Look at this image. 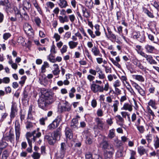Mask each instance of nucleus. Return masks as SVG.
I'll list each match as a JSON object with an SVG mask.
<instances>
[{"label":"nucleus","mask_w":159,"mask_h":159,"mask_svg":"<svg viewBox=\"0 0 159 159\" xmlns=\"http://www.w3.org/2000/svg\"><path fill=\"white\" fill-rule=\"evenodd\" d=\"M43 97H40L39 99L38 102L39 107L44 110L46 109V107L52 102L50 100L46 99Z\"/></svg>","instance_id":"1"},{"label":"nucleus","mask_w":159,"mask_h":159,"mask_svg":"<svg viewBox=\"0 0 159 159\" xmlns=\"http://www.w3.org/2000/svg\"><path fill=\"white\" fill-rule=\"evenodd\" d=\"M23 29L25 33L30 37L34 34V30L31 26L28 23H25L23 25Z\"/></svg>","instance_id":"2"},{"label":"nucleus","mask_w":159,"mask_h":159,"mask_svg":"<svg viewBox=\"0 0 159 159\" xmlns=\"http://www.w3.org/2000/svg\"><path fill=\"white\" fill-rule=\"evenodd\" d=\"M60 121V118H57L51 124L48 126V129L53 130L56 128L59 125Z\"/></svg>","instance_id":"3"},{"label":"nucleus","mask_w":159,"mask_h":159,"mask_svg":"<svg viewBox=\"0 0 159 159\" xmlns=\"http://www.w3.org/2000/svg\"><path fill=\"white\" fill-rule=\"evenodd\" d=\"M133 37L136 39L140 42H142L145 39V36L143 31L139 32L136 33V34L134 35Z\"/></svg>","instance_id":"4"},{"label":"nucleus","mask_w":159,"mask_h":159,"mask_svg":"<svg viewBox=\"0 0 159 159\" xmlns=\"http://www.w3.org/2000/svg\"><path fill=\"white\" fill-rule=\"evenodd\" d=\"M91 90L94 93H97L98 92L101 93V85L96 84H92L90 86Z\"/></svg>","instance_id":"5"},{"label":"nucleus","mask_w":159,"mask_h":159,"mask_svg":"<svg viewBox=\"0 0 159 159\" xmlns=\"http://www.w3.org/2000/svg\"><path fill=\"white\" fill-rule=\"evenodd\" d=\"M22 6L23 7V10H26L27 11H29L31 6L30 1H27L26 0H23V1Z\"/></svg>","instance_id":"6"},{"label":"nucleus","mask_w":159,"mask_h":159,"mask_svg":"<svg viewBox=\"0 0 159 159\" xmlns=\"http://www.w3.org/2000/svg\"><path fill=\"white\" fill-rule=\"evenodd\" d=\"M51 135H46L44 136V139L46 140H47L48 143L50 145H53L56 142V140L52 136V134H50Z\"/></svg>","instance_id":"7"},{"label":"nucleus","mask_w":159,"mask_h":159,"mask_svg":"<svg viewBox=\"0 0 159 159\" xmlns=\"http://www.w3.org/2000/svg\"><path fill=\"white\" fill-rule=\"evenodd\" d=\"M0 5L5 6L6 9L8 11H9L11 9V5L9 2V0L0 1Z\"/></svg>","instance_id":"8"},{"label":"nucleus","mask_w":159,"mask_h":159,"mask_svg":"<svg viewBox=\"0 0 159 159\" xmlns=\"http://www.w3.org/2000/svg\"><path fill=\"white\" fill-rule=\"evenodd\" d=\"M96 123L99 129H102L103 128L104 123L102 120V119L99 117H96L95 119Z\"/></svg>","instance_id":"9"},{"label":"nucleus","mask_w":159,"mask_h":159,"mask_svg":"<svg viewBox=\"0 0 159 159\" xmlns=\"http://www.w3.org/2000/svg\"><path fill=\"white\" fill-rule=\"evenodd\" d=\"M39 128H38L36 130L33 131V137L32 139L34 142L36 141L37 138H39L41 136V133L39 131Z\"/></svg>","instance_id":"10"},{"label":"nucleus","mask_w":159,"mask_h":159,"mask_svg":"<svg viewBox=\"0 0 159 159\" xmlns=\"http://www.w3.org/2000/svg\"><path fill=\"white\" fill-rule=\"evenodd\" d=\"M116 123L120 126L123 125L124 120L123 118L120 115H117L115 117Z\"/></svg>","instance_id":"11"},{"label":"nucleus","mask_w":159,"mask_h":159,"mask_svg":"<svg viewBox=\"0 0 159 159\" xmlns=\"http://www.w3.org/2000/svg\"><path fill=\"white\" fill-rule=\"evenodd\" d=\"M61 136V129L59 128L54 131V138L56 140H60Z\"/></svg>","instance_id":"12"},{"label":"nucleus","mask_w":159,"mask_h":159,"mask_svg":"<svg viewBox=\"0 0 159 159\" xmlns=\"http://www.w3.org/2000/svg\"><path fill=\"white\" fill-rule=\"evenodd\" d=\"M71 105L69 103L66 102L65 103V105L61 107V112L65 111H69L71 110Z\"/></svg>","instance_id":"13"},{"label":"nucleus","mask_w":159,"mask_h":159,"mask_svg":"<svg viewBox=\"0 0 159 159\" xmlns=\"http://www.w3.org/2000/svg\"><path fill=\"white\" fill-rule=\"evenodd\" d=\"M91 51L93 55L95 56L101 55L99 49L97 47L95 46L93 47L91 49Z\"/></svg>","instance_id":"14"},{"label":"nucleus","mask_w":159,"mask_h":159,"mask_svg":"<svg viewBox=\"0 0 159 159\" xmlns=\"http://www.w3.org/2000/svg\"><path fill=\"white\" fill-rule=\"evenodd\" d=\"M65 134L67 138L70 139L73 138V134L71 130L68 127L65 129Z\"/></svg>","instance_id":"15"},{"label":"nucleus","mask_w":159,"mask_h":159,"mask_svg":"<svg viewBox=\"0 0 159 159\" xmlns=\"http://www.w3.org/2000/svg\"><path fill=\"white\" fill-rule=\"evenodd\" d=\"M110 60L115 66L119 68H120L121 66L118 63V62L120 61V59L119 56H118L116 58V60H115L112 58H110Z\"/></svg>","instance_id":"16"},{"label":"nucleus","mask_w":159,"mask_h":159,"mask_svg":"<svg viewBox=\"0 0 159 159\" xmlns=\"http://www.w3.org/2000/svg\"><path fill=\"white\" fill-rule=\"evenodd\" d=\"M53 95L54 93L51 92H47L44 94L42 95L41 97L49 100Z\"/></svg>","instance_id":"17"},{"label":"nucleus","mask_w":159,"mask_h":159,"mask_svg":"<svg viewBox=\"0 0 159 159\" xmlns=\"http://www.w3.org/2000/svg\"><path fill=\"white\" fill-rule=\"evenodd\" d=\"M133 64L139 68L143 70L144 69V67L142 64L141 63L140 61L137 59H134L133 60Z\"/></svg>","instance_id":"18"},{"label":"nucleus","mask_w":159,"mask_h":159,"mask_svg":"<svg viewBox=\"0 0 159 159\" xmlns=\"http://www.w3.org/2000/svg\"><path fill=\"white\" fill-rule=\"evenodd\" d=\"M78 120L77 118L73 119L71 123L70 126L72 129H73L74 128L77 129V125H78Z\"/></svg>","instance_id":"19"},{"label":"nucleus","mask_w":159,"mask_h":159,"mask_svg":"<svg viewBox=\"0 0 159 159\" xmlns=\"http://www.w3.org/2000/svg\"><path fill=\"white\" fill-rule=\"evenodd\" d=\"M146 60L150 64H157V62L153 59L152 57L150 55H148L146 58Z\"/></svg>","instance_id":"20"},{"label":"nucleus","mask_w":159,"mask_h":159,"mask_svg":"<svg viewBox=\"0 0 159 159\" xmlns=\"http://www.w3.org/2000/svg\"><path fill=\"white\" fill-rule=\"evenodd\" d=\"M114 150L106 151L104 154V156L105 158H111L114 152Z\"/></svg>","instance_id":"21"},{"label":"nucleus","mask_w":159,"mask_h":159,"mask_svg":"<svg viewBox=\"0 0 159 159\" xmlns=\"http://www.w3.org/2000/svg\"><path fill=\"white\" fill-rule=\"evenodd\" d=\"M54 67V70L52 71V72L54 75H58L60 72V70L59 68V66L57 64H54L53 65Z\"/></svg>","instance_id":"22"},{"label":"nucleus","mask_w":159,"mask_h":159,"mask_svg":"<svg viewBox=\"0 0 159 159\" xmlns=\"http://www.w3.org/2000/svg\"><path fill=\"white\" fill-rule=\"evenodd\" d=\"M58 4L61 8H66L68 6L67 2L66 0H59Z\"/></svg>","instance_id":"23"},{"label":"nucleus","mask_w":159,"mask_h":159,"mask_svg":"<svg viewBox=\"0 0 159 159\" xmlns=\"http://www.w3.org/2000/svg\"><path fill=\"white\" fill-rule=\"evenodd\" d=\"M121 109L128 110L129 111H131L133 108L131 105L128 103H125L124 104L123 107L121 108Z\"/></svg>","instance_id":"24"},{"label":"nucleus","mask_w":159,"mask_h":159,"mask_svg":"<svg viewBox=\"0 0 159 159\" xmlns=\"http://www.w3.org/2000/svg\"><path fill=\"white\" fill-rule=\"evenodd\" d=\"M66 152L61 150L57 153V159H62L64 157Z\"/></svg>","instance_id":"25"},{"label":"nucleus","mask_w":159,"mask_h":159,"mask_svg":"<svg viewBox=\"0 0 159 159\" xmlns=\"http://www.w3.org/2000/svg\"><path fill=\"white\" fill-rule=\"evenodd\" d=\"M119 104L118 101L116 100L114 101L113 105L111 107L113 108V111L114 112H116L118 111Z\"/></svg>","instance_id":"26"},{"label":"nucleus","mask_w":159,"mask_h":159,"mask_svg":"<svg viewBox=\"0 0 159 159\" xmlns=\"http://www.w3.org/2000/svg\"><path fill=\"white\" fill-rule=\"evenodd\" d=\"M109 88V84L108 82H107L104 84V87L103 86L101 85V93L103 92L104 91L105 92L107 91Z\"/></svg>","instance_id":"27"},{"label":"nucleus","mask_w":159,"mask_h":159,"mask_svg":"<svg viewBox=\"0 0 159 159\" xmlns=\"http://www.w3.org/2000/svg\"><path fill=\"white\" fill-rule=\"evenodd\" d=\"M145 48L146 50V52L148 53H152L154 49V47L148 44L146 45Z\"/></svg>","instance_id":"28"},{"label":"nucleus","mask_w":159,"mask_h":159,"mask_svg":"<svg viewBox=\"0 0 159 159\" xmlns=\"http://www.w3.org/2000/svg\"><path fill=\"white\" fill-rule=\"evenodd\" d=\"M82 8L83 16L86 18L89 17L90 16V13L87 9L83 6Z\"/></svg>","instance_id":"29"},{"label":"nucleus","mask_w":159,"mask_h":159,"mask_svg":"<svg viewBox=\"0 0 159 159\" xmlns=\"http://www.w3.org/2000/svg\"><path fill=\"white\" fill-rule=\"evenodd\" d=\"M78 42L71 41L68 42V45L70 49H73L76 48L78 45Z\"/></svg>","instance_id":"30"},{"label":"nucleus","mask_w":159,"mask_h":159,"mask_svg":"<svg viewBox=\"0 0 159 159\" xmlns=\"http://www.w3.org/2000/svg\"><path fill=\"white\" fill-rule=\"evenodd\" d=\"M134 78L136 80L141 82H144V78L142 75H134Z\"/></svg>","instance_id":"31"},{"label":"nucleus","mask_w":159,"mask_h":159,"mask_svg":"<svg viewBox=\"0 0 159 159\" xmlns=\"http://www.w3.org/2000/svg\"><path fill=\"white\" fill-rule=\"evenodd\" d=\"M5 138L6 140L9 141L11 142L12 143L14 141V135L13 134L10 133L9 134V135L5 137Z\"/></svg>","instance_id":"32"},{"label":"nucleus","mask_w":159,"mask_h":159,"mask_svg":"<svg viewBox=\"0 0 159 159\" xmlns=\"http://www.w3.org/2000/svg\"><path fill=\"white\" fill-rule=\"evenodd\" d=\"M97 72H99L98 74V77L99 79L103 80L105 79L106 77L104 73H103L102 70L100 68H98V70H97Z\"/></svg>","instance_id":"33"},{"label":"nucleus","mask_w":159,"mask_h":159,"mask_svg":"<svg viewBox=\"0 0 159 159\" xmlns=\"http://www.w3.org/2000/svg\"><path fill=\"white\" fill-rule=\"evenodd\" d=\"M149 106H151L153 109H156L157 108L156 106L157 103L155 100L152 99H151L148 103Z\"/></svg>","instance_id":"34"},{"label":"nucleus","mask_w":159,"mask_h":159,"mask_svg":"<svg viewBox=\"0 0 159 159\" xmlns=\"http://www.w3.org/2000/svg\"><path fill=\"white\" fill-rule=\"evenodd\" d=\"M144 12L146 13L149 17L153 18L154 17V16L153 14L148 11L146 8H144L143 10Z\"/></svg>","instance_id":"35"},{"label":"nucleus","mask_w":159,"mask_h":159,"mask_svg":"<svg viewBox=\"0 0 159 159\" xmlns=\"http://www.w3.org/2000/svg\"><path fill=\"white\" fill-rule=\"evenodd\" d=\"M138 148V153L141 156L144 154L145 152V149L143 146H140Z\"/></svg>","instance_id":"36"},{"label":"nucleus","mask_w":159,"mask_h":159,"mask_svg":"<svg viewBox=\"0 0 159 159\" xmlns=\"http://www.w3.org/2000/svg\"><path fill=\"white\" fill-rule=\"evenodd\" d=\"M115 130L114 129H112L109 131L108 135V137L109 138L111 139L115 137Z\"/></svg>","instance_id":"37"},{"label":"nucleus","mask_w":159,"mask_h":159,"mask_svg":"<svg viewBox=\"0 0 159 159\" xmlns=\"http://www.w3.org/2000/svg\"><path fill=\"white\" fill-rule=\"evenodd\" d=\"M49 67V65L48 63L47 62H44V64L41 67L42 72H44L46 71V68Z\"/></svg>","instance_id":"38"},{"label":"nucleus","mask_w":159,"mask_h":159,"mask_svg":"<svg viewBox=\"0 0 159 159\" xmlns=\"http://www.w3.org/2000/svg\"><path fill=\"white\" fill-rule=\"evenodd\" d=\"M156 140L154 141V145L155 149H157L159 148V138L156 136Z\"/></svg>","instance_id":"39"},{"label":"nucleus","mask_w":159,"mask_h":159,"mask_svg":"<svg viewBox=\"0 0 159 159\" xmlns=\"http://www.w3.org/2000/svg\"><path fill=\"white\" fill-rule=\"evenodd\" d=\"M145 137L148 144H149L151 142L152 139V134H149L146 136Z\"/></svg>","instance_id":"40"},{"label":"nucleus","mask_w":159,"mask_h":159,"mask_svg":"<svg viewBox=\"0 0 159 159\" xmlns=\"http://www.w3.org/2000/svg\"><path fill=\"white\" fill-rule=\"evenodd\" d=\"M33 5L34 7L36 8L38 11L39 12L40 14L42 13V11L40 8L39 6L38 3H37L36 1L35 0L33 2Z\"/></svg>","instance_id":"41"},{"label":"nucleus","mask_w":159,"mask_h":159,"mask_svg":"<svg viewBox=\"0 0 159 159\" xmlns=\"http://www.w3.org/2000/svg\"><path fill=\"white\" fill-rule=\"evenodd\" d=\"M15 130H20V125L19 120H16L15 122Z\"/></svg>","instance_id":"42"},{"label":"nucleus","mask_w":159,"mask_h":159,"mask_svg":"<svg viewBox=\"0 0 159 159\" xmlns=\"http://www.w3.org/2000/svg\"><path fill=\"white\" fill-rule=\"evenodd\" d=\"M143 119L142 118H139L137 119L136 122L135 123V125L136 126H138L142 125L143 124Z\"/></svg>","instance_id":"43"},{"label":"nucleus","mask_w":159,"mask_h":159,"mask_svg":"<svg viewBox=\"0 0 159 159\" xmlns=\"http://www.w3.org/2000/svg\"><path fill=\"white\" fill-rule=\"evenodd\" d=\"M86 159H94V155L90 152H87L85 155Z\"/></svg>","instance_id":"44"},{"label":"nucleus","mask_w":159,"mask_h":159,"mask_svg":"<svg viewBox=\"0 0 159 159\" xmlns=\"http://www.w3.org/2000/svg\"><path fill=\"white\" fill-rule=\"evenodd\" d=\"M76 92V90L74 87H73L70 90V91L69 93V96L70 98H73L75 95L74 93Z\"/></svg>","instance_id":"45"},{"label":"nucleus","mask_w":159,"mask_h":159,"mask_svg":"<svg viewBox=\"0 0 159 159\" xmlns=\"http://www.w3.org/2000/svg\"><path fill=\"white\" fill-rule=\"evenodd\" d=\"M48 59L52 62L54 63L56 62L55 57L51 54L48 56Z\"/></svg>","instance_id":"46"},{"label":"nucleus","mask_w":159,"mask_h":159,"mask_svg":"<svg viewBox=\"0 0 159 159\" xmlns=\"http://www.w3.org/2000/svg\"><path fill=\"white\" fill-rule=\"evenodd\" d=\"M31 157L34 159H39L40 157V154L39 153L34 152L33 154L31 155Z\"/></svg>","instance_id":"47"},{"label":"nucleus","mask_w":159,"mask_h":159,"mask_svg":"<svg viewBox=\"0 0 159 159\" xmlns=\"http://www.w3.org/2000/svg\"><path fill=\"white\" fill-rule=\"evenodd\" d=\"M32 106L31 105L29 107L27 118L30 119L32 116Z\"/></svg>","instance_id":"48"},{"label":"nucleus","mask_w":159,"mask_h":159,"mask_svg":"<svg viewBox=\"0 0 159 159\" xmlns=\"http://www.w3.org/2000/svg\"><path fill=\"white\" fill-rule=\"evenodd\" d=\"M8 156L9 153L7 150H5L3 152L2 156V159H7V157H8Z\"/></svg>","instance_id":"49"},{"label":"nucleus","mask_w":159,"mask_h":159,"mask_svg":"<svg viewBox=\"0 0 159 159\" xmlns=\"http://www.w3.org/2000/svg\"><path fill=\"white\" fill-rule=\"evenodd\" d=\"M148 39L156 43L157 41V39L155 38L154 36L151 34H148Z\"/></svg>","instance_id":"50"},{"label":"nucleus","mask_w":159,"mask_h":159,"mask_svg":"<svg viewBox=\"0 0 159 159\" xmlns=\"http://www.w3.org/2000/svg\"><path fill=\"white\" fill-rule=\"evenodd\" d=\"M26 76H22L20 79V81L19 82V84L21 85L22 86L25 84V81L26 79Z\"/></svg>","instance_id":"51"},{"label":"nucleus","mask_w":159,"mask_h":159,"mask_svg":"<svg viewBox=\"0 0 159 159\" xmlns=\"http://www.w3.org/2000/svg\"><path fill=\"white\" fill-rule=\"evenodd\" d=\"M121 85V83L120 80H116L113 83V86L114 88L119 87Z\"/></svg>","instance_id":"52"},{"label":"nucleus","mask_w":159,"mask_h":159,"mask_svg":"<svg viewBox=\"0 0 159 159\" xmlns=\"http://www.w3.org/2000/svg\"><path fill=\"white\" fill-rule=\"evenodd\" d=\"M34 20L37 26H39L41 23L40 19L38 17H35Z\"/></svg>","instance_id":"53"},{"label":"nucleus","mask_w":159,"mask_h":159,"mask_svg":"<svg viewBox=\"0 0 159 159\" xmlns=\"http://www.w3.org/2000/svg\"><path fill=\"white\" fill-rule=\"evenodd\" d=\"M108 3L110 6V9L111 11L113 9L114 0H108Z\"/></svg>","instance_id":"54"},{"label":"nucleus","mask_w":159,"mask_h":159,"mask_svg":"<svg viewBox=\"0 0 159 159\" xmlns=\"http://www.w3.org/2000/svg\"><path fill=\"white\" fill-rule=\"evenodd\" d=\"M85 143L86 144L90 145L93 143V140L92 139L89 137H86V139L85 141Z\"/></svg>","instance_id":"55"},{"label":"nucleus","mask_w":159,"mask_h":159,"mask_svg":"<svg viewBox=\"0 0 159 159\" xmlns=\"http://www.w3.org/2000/svg\"><path fill=\"white\" fill-rule=\"evenodd\" d=\"M102 66L104 67L105 69V72L106 73H111L112 72L111 68L109 67L106 66L104 65H102Z\"/></svg>","instance_id":"56"},{"label":"nucleus","mask_w":159,"mask_h":159,"mask_svg":"<svg viewBox=\"0 0 159 159\" xmlns=\"http://www.w3.org/2000/svg\"><path fill=\"white\" fill-rule=\"evenodd\" d=\"M136 127L138 130L141 133H143L144 131V129L143 125H140Z\"/></svg>","instance_id":"57"},{"label":"nucleus","mask_w":159,"mask_h":159,"mask_svg":"<svg viewBox=\"0 0 159 159\" xmlns=\"http://www.w3.org/2000/svg\"><path fill=\"white\" fill-rule=\"evenodd\" d=\"M93 3L92 0H86V4L88 8H90L91 7Z\"/></svg>","instance_id":"58"},{"label":"nucleus","mask_w":159,"mask_h":159,"mask_svg":"<svg viewBox=\"0 0 159 159\" xmlns=\"http://www.w3.org/2000/svg\"><path fill=\"white\" fill-rule=\"evenodd\" d=\"M109 144L106 141H103L101 143V145L102 148L105 149Z\"/></svg>","instance_id":"59"},{"label":"nucleus","mask_w":159,"mask_h":159,"mask_svg":"<svg viewBox=\"0 0 159 159\" xmlns=\"http://www.w3.org/2000/svg\"><path fill=\"white\" fill-rule=\"evenodd\" d=\"M97 116L99 117H101L103 116V112L102 109H98L97 111Z\"/></svg>","instance_id":"60"},{"label":"nucleus","mask_w":159,"mask_h":159,"mask_svg":"<svg viewBox=\"0 0 159 159\" xmlns=\"http://www.w3.org/2000/svg\"><path fill=\"white\" fill-rule=\"evenodd\" d=\"M139 93L142 96H144L145 95V91L140 87L138 90Z\"/></svg>","instance_id":"61"},{"label":"nucleus","mask_w":159,"mask_h":159,"mask_svg":"<svg viewBox=\"0 0 159 159\" xmlns=\"http://www.w3.org/2000/svg\"><path fill=\"white\" fill-rule=\"evenodd\" d=\"M67 46L66 45H64L60 50L61 53L63 54V53L66 52L67 51Z\"/></svg>","instance_id":"62"},{"label":"nucleus","mask_w":159,"mask_h":159,"mask_svg":"<svg viewBox=\"0 0 159 159\" xmlns=\"http://www.w3.org/2000/svg\"><path fill=\"white\" fill-rule=\"evenodd\" d=\"M71 33L70 31H68L64 35V39H68L70 38L71 36Z\"/></svg>","instance_id":"63"},{"label":"nucleus","mask_w":159,"mask_h":159,"mask_svg":"<svg viewBox=\"0 0 159 159\" xmlns=\"http://www.w3.org/2000/svg\"><path fill=\"white\" fill-rule=\"evenodd\" d=\"M16 135V140L17 141H18L20 135V130H15Z\"/></svg>","instance_id":"64"}]
</instances>
